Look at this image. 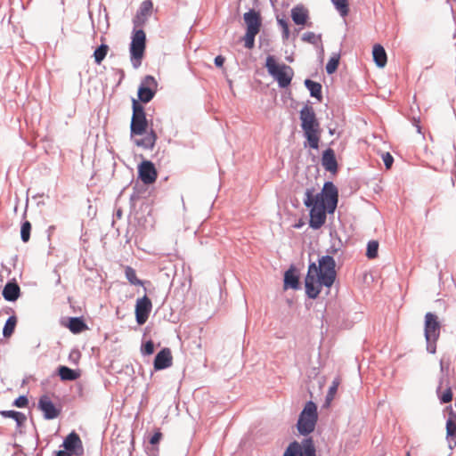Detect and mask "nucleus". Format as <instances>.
<instances>
[{"mask_svg": "<svg viewBox=\"0 0 456 456\" xmlns=\"http://www.w3.org/2000/svg\"><path fill=\"white\" fill-rule=\"evenodd\" d=\"M337 278L336 261L331 256H322L315 262H309L307 273L305 277L306 296L316 299L322 287L331 288Z\"/></svg>", "mask_w": 456, "mask_h": 456, "instance_id": "1", "label": "nucleus"}, {"mask_svg": "<svg viewBox=\"0 0 456 456\" xmlns=\"http://www.w3.org/2000/svg\"><path fill=\"white\" fill-rule=\"evenodd\" d=\"M132 118L130 122V134L134 135H146L141 139H134V142L136 146L145 150H152L158 139L156 132L151 128L147 133L149 127V121L145 109L138 101L132 99Z\"/></svg>", "mask_w": 456, "mask_h": 456, "instance_id": "2", "label": "nucleus"}, {"mask_svg": "<svg viewBox=\"0 0 456 456\" xmlns=\"http://www.w3.org/2000/svg\"><path fill=\"white\" fill-rule=\"evenodd\" d=\"M306 208L311 206L328 208L329 214H334L338 203V190L331 181H326L320 192L314 194V188L305 190L303 200Z\"/></svg>", "mask_w": 456, "mask_h": 456, "instance_id": "3", "label": "nucleus"}, {"mask_svg": "<svg viewBox=\"0 0 456 456\" xmlns=\"http://www.w3.org/2000/svg\"><path fill=\"white\" fill-rule=\"evenodd\" d=\"M299 119L303 135L305 139L304 147L318 150L322 129L314 108L305 104L299 111Z\"/></svg>", "mask_w": 456, "mask_h": 456, "instance_id": "4", "label": "nucleus"}, {"mask_svg": "<svg viewBox=\"0 0 456 456\" xmlns=\"http://www.w3.org/2000/svg\"><path fill=\"white\" fill-rule=\"evenodd\" d=\"M318 421L317 404L313 401L305 403L303 410L298 415L296 424L297 432L304 436H307L315 429Z\"/></svg>", "mask_w": 456, "mask_h": 456, "instance_id": "5", "label": "nucleus"}, {"mask_svg": "<svg viewBox=\"0 0 456 456\" xmlns=\"http://www.w3.org/2000/svg\"><path fill=\"white\" fill-rule=\"evenodd\" d=\"M265 68L281 88H286L290 85L294 76L293 69L290 66L284 63L279 64L273 55H268L265 61Z\"/></svg>", "mask_w": 456, "mask_h": 456, "instance_id": "6", "label": "nucleus"}, {"mask_svg": "<svg viewBox=\"0 0 456 456\" xmlns=\"http://www.w3.org/2000/svg\"><path fill=\"white\" fill-rule=\"evenodd\" d=\"M146 33L142 29V27L134 26L129 45V53L131 63L134 69H138L142 65V61L146 49Z\"/></svg>", "mask_w": 456, "mask_h": 456, "instance_id": "7", "label": "nucleus"}, {"mask_svg": "<svg viewBox=\"0 0 456 456\" xmlns=\"http://www.w3.org/2000/svg\"><path fill=\"white\" fill-rule=\"evenodd\" d=\"M441 323L436 314L428 312L425 315L424 336L426 339V348L429 354H436V342L440 337Z\"/></svg>", "mask_w": 456, "mask_h": 456, "instance_id": "8", "label": "nucleus"}, {"mask_svg": "<svg viewBox=\"0 0 456 456\" xmlns=\"http://www.w3.org/2000/svg\"><path fill=\"white\" fill-rule=\"evenodd\" d=\"M283 456H316V448L312 437H305L301 443L293 441L289 444Z\"/></svg>", "mask_w": 456, "mask_h": 456, "instance_id": "9", "label": "nucleus"}, {"mask_svg": "<svg viewBox=\"0 0 456 456\" xmlns=\"http://www.w3.org/2000/svg\"><path fill=\"white\" fill-rule=\"evenodd\" d=\"M157 90L158 82L155 77L151 75L145 76L138 86L137 101L141 104L150 102L154 98Z\"/></svg>", "mask_w": 456, "mask_h": 456, "instance_id": "10", "label": "nucleus"}, {"mask_svg": "<svg viewBox=\"0 0 456 456\" xmlns=\"http://www.w3.org/2000/svg\"><path fill=\"white\" fill-rule=\"evenodd\" d=\"M63 451L68 452L75 456H82L84 454V446L79 435L76 431H71L62 442L61 445Z\"/></svg>", "mask_w": 456, "mask_h": 456, "instance_id": "11", "label": "nucleus"}, {"mask_svg": "<svg viewBox=\"0 0 456 456\" xmlns=\"http://www.w3.org/2000/svg\"><path fill=\"white\" fill-rule=\"evenodd\" d=\"M151 309V300L147 297L146 294L136 300L134 314L137 324L142 325L147 322Z\"/></svg>", "mask_w": 456, "mask_h": 456, "instance_id": "12", "label": "nucleus"}, {"mask_svg": "<svg viewBox=\"0 0 456 456\" xmlns=\"http://www.w3.org/2000/svg\"><path fill=\"white\" fill-rule=\"evenodd\" d=\"M138 178L143 184H151L155 183L158 177V172L155 165L151 160H142L137 168Z\"/></svg>", "mask_w": 456, "mask_h": 456, "instance_id": "13", "label": "nucleus"}, {"mask_svg": "<svg viewBox=\"0 0 456 456\" xmlns=\"http://www.w3.org/2000/svg\"><path fill=\"white\" fill-rule=\"evenodd\" d=\"M37 407L43 412L45 419H56L61 411L46 395L39 397Z\"/></svg>", "mask_w": 456, "mask_h": 456, "instance_id": "14", "label": "nucleus"}, {"mask_svg": "<svg viewBox=\"0 0 456 456\" xmlns=\"http://www.w3.org/2000/svg\"><path fill=\"white\" fill-rule=\"evenodd\" d=\"M309 208V226L314 230L322 228L329 214L328 208L311 206Z\"/></svg>", "mask_w": 456, "mask_h": 456, "instance_id": "15", "label": "nucleus"}, {"mask_svg": "<svg viewBox=\"0 0 456 456\" xmlns=\"http://www.w3.org/2000/svg\"><path fill=\"white\" fill-rule=\"evenodd\" d=\"M153 10V3L151 0H144L141 3L136 14L133 18V25L134 27H143L151 16Z\"/></svg>", "mask_w": 456, "mask_h": 456, "instance_id": "16", "label": "nucleus"}, {"mask_svg": "<svg viewBox=\"0 0 456 456\" xmlns=\"http://www.w3.org/2000/svg\"><path fill=\"white\" fill-rule=\"evenodd\" d=\"M247 31H254L259 33L262 27V17L259 11L249 9L243 15Z\"/></svg>", "mask_w": 456, "mask_h": 456, "instance_id": "17", "label": "nucleus"}, {"mask_svg": "<svg viewBox=\"0 0 456 456\" xmlns=\"http://www.w3.org/2000/svg\"><path fill=\"white\" fill-rule=\"evenodd\" d=\"M283 289L285 290L291 289L298 290L301 289L299 281V273L294 265H291L288 270L285 271L283 275Z\"/></svg>", "mask_w": 456, "mask_h": 456, "instance_id": "18", "label": "nucleus"}, {"mask_svg": "<svg viewBox=\"0 0 456 456\" xmlns=\"http://www.w3.org/2000/svg\"><path fill=\"white\" fill-rule=\"evenodd\" d=\"M173 357L171 350L168 347H163L157 353L153 361L154 370H162L172 365Z\"/></svg>", "mask_w": 456, "mask_h": 456, "instance_id": "19", "label": "nucleus"}, {"mask_svg": "<svg viewBox=\"0 0 456 456\" xmlns=\"http://www.w3.org/2000/svg\"><path fill=\"white\" fill-rule=\"evenodd\" d=\"M322 166L323 168L331 173L336 174L338 170V164L336 159L335 151L331 148H328L322 151Z\"/></svg>", "mask_w": 456, "mask_h": 456, "instance_id": "20", "label": "nucleus"}, {"mask_svg": "<svg viewBox=\"0 0 456 456\" xmlns=\"http://www.w3.org/2000/svg\"><path fill=\"white\" fill-rule=\"evenodd\" d=\"M3 297L8 302H15L20 296V288L15 279L9 280L3 288Z\"/></svg>", "mask_w": 456, "mask_h": 456, "instance_id": "21", "label": "nucleus"}, {"mask_svg": "<svg viewBox=\"0 0 456 456\" xmlns=\"http://www.w3.org/2000/svg\"><path fill=\"white\" fill-rule=\"evenodd\" d=\"M448 412L446 420V438L449 443V447L452 449V441L456 437V412L451 405L444 409Z\"/></svg>", "mask_w": 456, "mask_h": 456, "instance_id": "22", "label": "nucleus"}, {"mask_svg": "<svg viewBox=\"0 0 456 456\" xmlns=\"http://www.w3.org/2000/svg\"><path fill=\"white\" fill-rule=\"evenodd\" d=\"M291 19L296 25H307L308 27L312 25V23H307L309 12L302 4H297L291 9Z\"/></svg>", "mask_w": 456, "mask_h": 456, "instance_id": "23", "label": "nucleus"}, {"mask_svg": "<svg viewBox=\"0 0 456 456\" xmlns=\"http://www.w3.org/2000/svg\"><path fill=\"white\" fill-rule=\"evenodd\" d=\"M445 381L447 384L449 383L448 379L443 374L439 379V385L436 387V395L438 396V399H439L441 404H445V403L452 402V396H453L452 388L449 386L446 387V389L444 392H441L442 387Z\"/></svg>", "mask_w": 456, "mask_h": 456, "instance_id": "24", "label": "nucleus"}, {"mask_svg": "<svg viewBox=\"0 0 456 456\" xmlns=\"http://www.w3.org/2000/svg\"><path fill=\"white\" fill-rule=\"evenodd\" d=\"M56 373L62 381H74L80 376L79 370H73L65 365L58 366Z\"/></svg>", "mask_w": 456, "mask_h": 456, "instance_id": "25", "label": "nucleus"}, {"mask_svg": "<svg viewBox=\"0 0 456 456\" xmlns=\"http://www.w3.org/2000/svg\"><path fill=\"white\" fill-rule=\"evenodd\" d=\"M66 327H68L73 334H79L87 329V325L82 316L69 317Z\"/></svg>", "mask_w": 456, "mask_h": 456, "instance_id": "26", "label": "nucleus"}, {"mask_svg": "<svg viewBox=\"0 0 456 456\" xmlns=\"http://www.w3.org/2000/svg\"><path fill=\"white\" fill-rule=\"evenodd\" d=\"M372 56H373V61H374L375 64L377 65V67L384 68L387 65V53L381 45L376 44L373 45Z\"/></svg>", "mask_w": 456, "mask_h": 456, "instance_id": "27", "label": "nucleus"}, {"mask_svg": "<svg viewBox=\"0 0 456 456\" xmlns=\"http://www.w3.org/2000/svg\"><path fill=\"white\" fill-rule=\"evenodd\" d=\"M304 85L309 91L311 97L315 98L319 102L322 100V86L321 83L306 78L304 81Z\"/></svg>", "mask_w": 456, "mask_h": 456, "instance_id": "28", "label": "nucleus"}, {"mask_svg": "<svg viewBox=\"0 0 456 456\" xmlns=\"http://www.w3.org/2000/svg\"><path fill=\"white\" fill-rule=\"evenodd\" d=\"M0 415L4 418L12 419L16 422L17 428L22 427L27 419V417L24 413L14 410L0 411Z\"/></svg>", "mask_w": 456, "mask_h": 456, "instance_id": "29", "label": "nucleus"}, {"mask_svg": "<svg viewBox=\"0 0 456 456\" xmlns=\"http://www.w3.org/2000/svg\"><path fill=\"white\" fill-rule=\"evenodd\" d=\"M302 41L304 42H307L314 46H320V51L321 53H323V46H322V35L319 34V35H316L315 33L314 32H305L303 34L302 36Z\"/></svg>", "mask_w": 456, "mask_h": 456, "instance_id": "30", "label": "nucleus"}, {"mask_svg": "<svg viewBox=\"0 0 456 456\" xmlns=\"http://www.w3.org/2000/svg\"><path fill=\"white\" fill-rule=\"evenodd\" d=\"M125 276L132 285L143 286L146 283L145 281L137 278L135 270L131 266H126L125 268ZM147 283H150V281H147Z\"/></svg>", "mask_w": 456, "mask_h": 456, "instance_id": "31", "label": "nucleus"}, {"mask_svg": "<svg viewBox=\"0 0 456 456\" xmlns=\"http://www.w3.org/2000/svg\"><path fill=\"white\" fill-rule=\"evenodd\" d=\"M339 61L340 53H333L325 66V69L328 75H332L337 71L339 65Z\"/></svg>", "mask_w": 456, "mask_h": 456, "instance_id": "32", "label": "nucleus"}, {"mask_svg": "<svg viewBox=\"0 0 456 456\" xmlns=\"http://www.w3.org/2000/svg\"><path fill=\"white\" fill-rule=\"evenodd\" d=\"M17 324V317L15 315H11L6 320L4 328H3V336L4 338H9L14 332L15 327Z\"/></svg>", "mask_w": 456, "mask_h": 456, "instance_id": "33", "label": "nucleus"}, {"mask_svg": "<svg viewBox=\"0 0 456 456\" xmlns=\"http://www.w3.org/2000/svg\"><path fill=\"white\" fill-rule=\"evenodd\" d=\"M109 46L106 44H102L94 52V62L96 64H101L102 61L105 59L108 53Z\"/></svg>", "mask_w": 456, "mask_h": 456, "instance_id": "34", "label": "nucleus"}, {"mask_svg": "<svg viewBox=\"0 0 456 456\" xmlns=\"http://www.w3.org/2000/svg\"><path fill=\"white\" fill-rule=\"evenodd\" d=\"M340 16L345 18L349 13V4L347 0H331Z\"/></svg>", "mask_w": 456, "mask_h": 456, "instance_id": "35", "label": "nucleus"}, {"mask_svg": "<svg viewBox=\"0 0 456 456\" xmlns=\"http://www.w3.org/2000/svg\"><path fill=\"white\" fill-rule=\"evenodd\" d=\"M379 246V241L374 240H370L367 243L365 255L368 259H375L378 256Z\"/></svg>", "mask_w": 456, "mask_h": 456, "instance_id": "36", "label": "nucleus"}, {"mask_svg": "<svg viewBox=\"0 0 456 456\" xmlns=\"http://www.w3.org/2000/svg\"><path fill=\"white\" fill-rule=\"evenodd\" d=\"M31 228L32 226L29 221L25 220L21 223L20 239L24 243L28 242L30 239Z\"/></svg>", "mask_w": 456, "mask_h": 456, "instance_id": "37", "label": "nucleus"}, {"mask_svg": "<svg viewBox=\"0 0 456 456\" xmlns=\"http://www.w3.org/2000/svg\"><path fill=\"white\" fill-rule=\"evenodd\" d=\"M257 34L258 33H255L254 31H247L246 30V33H245V35L243 37V40H244V46L247 49L254 48V46H255V39H256V36Z\"/></svg>", "mask_w": 456, "mask_h": 456, "instance_id": "38", "label": "nucleus"}, {"mask_svg": "<svg viewBox=\"0 0 456 456\" xmlns=\"http://www.w3.org/2000/svg\"><path fill=\"white\" fill-rule=\"evenodd\" d=\"M155 346L151 339L147 340L141 346V353L142 355H151L154 353Z\"/></svg>", "mask_w": 456, "mask_h": 456, "instance_id": "39", "label": "nucleus"}, {"mask_svg": "<svg viewBox=\"0 0 456 456\" xmlns=\"http://www.w3.org/2000/svg\"><path fill=\"white\" fill-rule=\"evenodd\" d=\"M343 246V243L341 241V240L339 238H338V242H333L330 247L329 248H327L326 252H327V255L326 256H333L334 255H336L342 248Z\"/></svg>", "mask_w": 456, "mask_h": 456, "instance_id": "40", "label": "nucleus"}, {"mask_svg": "<svg viewBox=\"0 0 456 456\" xmlns=\"http://www.w3.org/2000/svg\"><path fill=\"white\" fill-rule=\"evenodd\" d=\"M28 405V398L25 395H19L12 402V406L17 408H25Z\"/></svg>", "mask_w": 456, "mask_h": 456, "instance_id": "41", "label": "nucleus"}, {"mask_svg": "<svg viewBox=\"0 0 456 456\" xmlns=\"http://www.w3.org/2000/svg\"><path fill=\"white\" fill-rule=\"evenodd\" d=\"M162 438V433L158 430L149 438V445L159 446V444Z\"/></svg>", "mask_w": 456, "mask_h": 456, "instance_id": "42", "label": "nucleus"}, {"mask_svg": "<svg viewBox=\"0 0 456 456\" xmlns=\"http://www.w3.org/2000/svg\"><path fill=\"white\" fill-rule=\"evenodd\" d=\"M382 159L387 169L391 168L394 163V157L389 152L382 153Z\"/></svg>", "mask_w": 456, "mask_h": 456, "instance_id": "43", "label": "nucleus"}, {"mask_svg": "<svg viewBox=\"0 0 456 456\" xmlns=\"http://www.w3.org/2000/svg\"><path fill=\"white\" fill-rule=\"evenodd\" d=\"M338 382L333 381L332 385L330 387L328 394L326 395V402H330L333 399L334 395L338 390Z\"/></svg>", "mask_w": 456, "mask_h": 456, "instance_id": "44", "label": "nucleus"}, {"mask_svg": "<svg viewBox=\"0 0 456 456\" xmlns=\"http://www.w3.org/2000/svg\"><path fill=\"white\" fill-rule=\"evenodd\" d=\"M145 452L148 456H158L159 455V446L147 445L145 447Z\"/></svg>", "mask_w": 456, "mask_h": 456, "instance_id": "45", "label": "nucleus"}, {"mask_svg": "<svg viewBox=\"0 0 456 456\" xmlns=\"http://www.w3.org/2000/svg\"><path fill=\"white\" fill-rule=\"evenodd\" d=\"M225 58L223 55H217L214 59V64L217 68H222L224 64Z\"/></svg>", "mask_w": 456, "mask_h": 456, "instance_id": "46", "label": "nucleus"}, {"mask_svg": "<svg viewBox=\"0 0 456 456\" xmlns=\"http://www.w3.org/2000/svg\"><path fill=\"white\" fill-rule=\"evenodd\" d=\"M137 187H138V184L136 183V184L134 186V191H133V193L130 195V200H131V201H134V200H136L137 199H139V191H137Z\"/></svg>", "mask_w": 456, "mask_h": 456, "instance_id": "47", "label": "nucleus"}, {"mask_svg": "<svg viewBox=\"0 0 456 456\" xmlns=\"http://www.w3.org/2000/svg\"><path fill=\"white\" fill-rule=\"evenodd\" d=\"M277 23L281 28V29L289 28V23L285 19H278Z\"/></svg>", "mask_w": 456, "mask_h": 456, "instance_id": "48", "label": "nucleus"}, {"mask_svg": "<svg viewBox=\"0 0 456 456\" xmlns=\"http://www.w3.org/2000/svg\"><path fill=\"white\" fill-rule=\"evenodd\" d=\"M54 456H73V454H71L68 452H65L63 450H60V451L54 452Z\"/></svg>", "mask_w": 456, "mask_h": 456, "instance_id": "49", "label": "nucleus"}, {"mask_svg": "<svg viewBox=\"0 0 456 456\" xmlns=\"http://www.w3.org/2000/svg\"><path fill=\"white\" fill-rule=\"evenodd\" d=\"M289 37V28H286L282 29V39L288 40Z\"/></svg>", "mask_w": 456, "mask_h": 456, "instance_id": "50", "label": "nucleus"}, {"mask_svg": "<svg viewBox=\"0 0 456 456\" xmlns=\"http://www.w3.org/2000/svg\"><path fill=\"white\" fill-rule=\"evenodd\" d=\"M53 273L56 275L57 279L55 280V284L56 285H59L61 283V275L59 273V272L57 271V269H54L53 270Z\"/></svg>", "mask_w": 456, "mask_h": 456, "instance_id": "51", "label": "nucleus"}, {"mask_svg": "<svg viewBox=\"0 0 456 456\" xmlns=\"http://www.w3.org/2000/svg\"><path fill=\"white\" fill-rule=\"evenodd\" d=\"M123 216V211L121 208H118L116 211H115V214H114V216H116L118 219H120Z\"/></svg>", "mask_w": 456, "mask_h": 456, "instance_id": "52", "label": "nucleus"}, {"mask_svg": "<svg viewBox=\"0 0 456 456\" xmlns=\"http://www.w3.org/2000/svg\"><path fill=\"white\" fill-rule=\"evenodd\" d=\"M79 355H80L79 352H76V356H73L72 361L74 362H77V359L79 358Z\"/></svg>", "mask_w": 456, "mask_h": 456, "instance_id": "53", "label": "nucleus"}, {"mask_svg": "<svg viewBox=\"0 0 456 456\" xmlns=\"http://www.w3.org/2000/svg\"><path fill=\"white\" fill-rule=\"evenodd\" d=\"M303 224H304V223L299 221L297 224H296L294 225V227L299 229V228H301L303 226Z\"/></svg>", "mask_w": 456, "mask_h": 456, "instance_id": "54", "label": "nucleus"}, {"mask_svg": "<svg viewBox=\"0 0 456 456\" xmlns=\"http://www.w3.org/2000/svg\"><path fill=\"white\" fill-rule=\"evenodd\" d=\"M440 370L442 372V374L444 373V362L443 360L440 361Z\"/></svg>", "mask_w": 456, "mask_h": 456, "instance_id": "55", "label": "nucleus"}, {"mask_svg": "<svg viewBox=\"0 0 456 456\" xmlns=\"http://www.w3.org/2000/svg\"><path fill=\"white\" fill-rule=\"evenodd\" d=\"M336 130L335 128H329V134L333 135L335 134Z\"/></svg>", "mask_w": 456, "mask_h": 456, "instance_id": "56", "label": "nucleus"}, {"mask_svg": "<svg viewBox=\"0 0 456 456\" xmlns=\"http://www.w3.org/2000/svg\"><path fill=\"white\" fill-rule=\"evenodd\" d=\"M418 133H421V127L419 125H416Z\"/></svg>", "mask_w": 456, "mask_h": 456, "instance_id": "57", "label": "nucleus"}, {"mask_svg": "<svg viewBox=\"0 0 456 456\" xmlns=\"http://www.w3.org/2000/svg\"><path fill=\"white\" fill-rule=\"evenodd\" d=\"M74 354H75V353H73V352H72V353L69 354V358H70V359H73V355H74Z\"/></svg>", "mask_w": 456, "mask_h": 456, "instance_id": "58", "label": "nucleus"}, {"mask_svg": "<svg viewBox=\"0 0 456 456\" xmlns=\"http://www.w3.org/2000/svg\"><path fill=\"white\" fill-rule=\"evenodd\" d=\"M287 60H288L289 61H290V62H291V61H293V60H292V58H291V57H288V58H287Z\"/></svg>", "mask_w": 456, "mask_h": 456, "instance_id": "59", "label": "nucleus"}, {"mask_svg": "<svg viewBox=\"0 0 456 456\" xmlns=\"http://www.w3.org/2000/svg\"><path fill=\"white\" fill-rule=\"evenodd\" d=\"M54 229V226H50L49 227V230H53Z\"/></svg>", "mask_w": 456, "mask_h": 456, "instance_id": "60", "label": "nucleus"}, {"mask_svg": "<svg viewBox=\"0 0 456 456\" xmlns=\"http://www.w3.org/2000/svg\"><path fill=\"white\" fill-rule=\"evenodd\" d=\"M37 456H41V454H37Z\"/></svg>", "mask_w": 456, "mask_h": 456, "instance_id": "61", "label": "nucleus"}]
</instances>
